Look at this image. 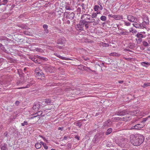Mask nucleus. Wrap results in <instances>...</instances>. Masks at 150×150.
I'll use <instances>...</instances> for the list:
<instances>
[{"instance_id":"nucleus-1","label":"nucleus","mask_w":150,"mask_h":150,"mask_svg":"<svg viewBox=\"0 0 150 150\" xmlns=\"http://www.w3.org/2000/svg\"><path fill=\"white\" fill-rule=\"evenodd\" d=\"M90 18L91 15L89 14H84L82 15L79 24L76 26L77 30L81 31L83 30L84 26L86 29L88 28L89 25L88 21L90 20Z\"/></svg>"},{"instance_id":"nucleus-2","label":"nucleus","mask_w":150,"mask_h":150,"mask_svg":"<svg viewBox=\"0 0 150 150\" xmlns=\"http://www.w3.org/2000/svg\"><path fill=\"white\" fill-rule=\"evenodd\" d=\"M131 143L135 146H139L142 144L144 139V137L140 134H131L130 136Z\"/></svg>"},{"instance_id":"nucleus-3","label":"nucleus","mask_w":150,"mask_h":150,"mask_svg":"<svg viewBox=\"0 0 150 150\" xmlns=\"http://www.w3.org/2000/svg\"><path fill=\"white\" fill-rule=\"evenodd\" d=\"M35 83V81L33 79H28L26 81L24 80V77H21L17 82V85H20L23 86L19 88V89L28 88Z\"/></svg>"},{"instance_id":"nucleus-4","label":"nucleus","mask_w":150,"mask_h":150,"mask_svg":"<svg viewBox=\"0 0 150 150\" xmlns=\"http://www.w3.org/2000/svg\"><path fill=\"white\" fill-rule=\"evenodd\" d=\"M150 120V116H148L147 117L143 118L142 120L141 121L140 123L130 128V129H137L140 130L146 124L145 122L148 120Z\"/></svg>"},{"instance_id":"nucleus-5","label":"nucleus","mask_w":150,"mask_h":150,"mask_svg":"<svg viewBox=\"0 0 150 150\" xmlns=\"http://www.w3.org/2000/svg\"><path fill=\"white\" fill-rule=\"evenodd\" d=\"M127 139L122 138V139L117 138L115 139V143L121 147H124L128 142Z\"/></svg>"},{"instance_id":"nucleus-6","label":"nucleus","mask_w":150,"mask_h":150,"mask_svg":"<svg viewBox=\"0 0 150 150\" xmlns=\"http://www.w3.org/2000/svg\"><path fill=\"white\" fill-rule=\"evenodd\" d=\"M103 137V134H96L93 138L92 142L95 143H97L100 141H102Z\"/></svg>"},{"instance_id":"nucleus-7","label":"nucleus","mask_w":150,"mask_h":150,"mask_svg":"<svg viewBox=\"0 0 150 150\" xmlns=\"http://www.w3.org/2000/svg\"><path fill=\"white\" fill-rule=\"evenodd\" d=\"M136 36L138 38V39H136L137 43L138 44H139L142 42V38H145L146 35L142 34V33L141 32H138L136 35Z\"/></svg>"},{"instance_id":"nucleus-8","label":"nucleus","mask_w":150,"mask_h":150,"mask_svg":"<svg viewBox=\"0 0 150 150\" xmlns=\"http://www.w3.org/2000/svg\"><path fill=\"white\" fill-rule=\"evenodd\" d=\"M139 19H138L137 21L133 23V26L136 28L141 29L145 28V25L142 23H139Z\"/></svg>"},{"instance_id":"nucleus-9","label":"nucleus","mask_w":150,"mask_h":150,"mask_svg":"<svg viewBox=\"0 0 150 150\" xmlns=\"http://www.w3.org/2000/svg\"><path fill=\"white\" fill-rule=\"evenodd\" d=\"M64 15L66 16V18L70 20H72L74 17V13L73 12L70 13L69 11L65 12Z\"/></svg>"},{"instance_id":"nucleus-10","label":"nucleus","mask_w":150,"mask_h":150,"mask_svg":"<svg viewBox=\"0 0 150 150\" xmlns=\"http://www.w3.org/2000/svg\"><path fill=\"white\" fill-rule=\"evenodd\" d=\"M45 71L47 72L52 73L54 70V67L49 65H45L44 67Z\"/></svg>"},{"instance_id":"nucleus-11","label":"nucleus","mask_w":150,"mask_h":150,"mask_svg":"<svg viewBox=\"0 0 150 150\" xmlns=\"http://www.w3.org/2000/svg\"><path fill=\"white\" fill-rule=\"evenodd\" d=\"M128 20L131 22H136L138 21V19L137 18L132 15H128L127 16Z\"/></svg>"},{"instance_id":"nucleus-12","label":"nucleus","mask_w":150,"mask_h":150,"mask_svg":"<svg viewBox=\"0 0 150 150\" xmlns=\"http://www.w3.org/2000/svg\"><path fill=\"white\" fill-rule=\"evenodd\" d=\"M128 114V112L126 110H120L116 112L115 114L120 116H123L126 114Z\"/></svg>"},{"instance_id":"nucleus-13","label":"nucleus","mask_w":150,"mask_h":150,"mask_svg":"<svg viewBox=\"0 0 150 150\" xmlns=\"http://www.w3.org/2000/svg\"><path fill=\"white\" fill-rule=\"evenodd\" d=\"M145 25V28L146 25H148L149 23V21L148 17L146 16H144L143 18V21L142 23Z\"/></svg>"},{"instance_id":"nucleus-14","label":"nucleus","mask_w":150,"mask_h":150,"mask_svg":"<svg viewBox=\"0 0 150 150\" xmlns=\"http://www.w3.org/2000/svg\"><path fill=\"white\" fill-rule=\"evenodd\" d=\"M40 102H37L35 103L33 107V109L35 111H37L40 108Z\"/></svg>"},{"instance_id":"nucleus-15","label":"nucleus","mask_w":150,"mask_h":150,"mask_svg":"<svg viewBox=\"0 0 150 150\" xmlns=\"http://www.w3.org/2000/svg\"><path fill=\"white\" fill-rule=\"evenodd\" d=\"M66 41L64 37L59 38L57 41V43L61 45H63Z\"/></svg>"},{"instance_id":"nucleus-16","label":"nucleus","mask_w":150,"mask_h":150,"mask_svg":"<svg viewBox=\"0 0 150 150\" xmlns=\"http://www.w3.org/2000/svg\"><path fill=\"white\" fill-rule=\"evenodd\" d=\"M114 18L116 20H120L123 19V16L120 15H114Z\"/></svg>"},{"instance_id":"nucleus-17","label":"nucleus","mask_w":150,"mask_h":150,"mask_svg":"<svg viewBox=\"0 0 150 150\" xmlns=\"http://www.w3.org/2000/svg\"><path fill=\"white\" fill-rule=\"evenodd\" d=\"M36 58L40 59L42 61H48V59L47 58L44 57H41L40 56L37 55L36 56Z\"/></svg>"},{"instance_id":"nucleus-18","label":"nucleus","mask_w":150,"mask_h":150,"mask_svg":"<svg viewBox=\"0 0 150 150\" xmlns=\"http://www.w3.org/2000/svg\"><path fill=\"white\" fill-rule=\"evenodd\" d=\"M111 121L110 120H109L105 122L104 125L105 126L110 127L111 125Z\"/></svg>"},{"instance_id":"nucleus-19","label":"nucleus","mask_w":150,"mask_h":150,"mask_svg":"<svg viewBox=\"0 0 150 150\" xmlns=\"http://www.w3.org/2000/svg\"><path fill=\"white\" fill-rule=\"evenodd\" d=\"M74 92L73 93L75 94H80L81 92H80V88H77L76 89H75V88H74Z\"/></svg>"},{"instance_id":"nucleus-20","label":"nucleus","mask_w":150,"mask_h":150,"mask_svg":"<svg viewBox=\"0 0 150 150\" xmlns=\"http://www.w3.org/2000/svg\"><path fill=\"white\" fill-rule=\"evenodd\" d=\"M74 124L77 126L80 127L82 125V123L79 120L74 122Z\"/></svg>"},{"instance_id":"nucleus-21","label":"nucleus","mask_w":150,"mask_h":150,"mask_svg":"<svg viewBox=\"0 0 150 150\" xmlns=\"http://www.w3.org/2000/svg\"><path fill=\"white\" fill-rule=\"evenodd\" d=\"M38 71V72H37V73H35L36 76H41V77L42 76H44V74L42 72V71L41 70V71Z\"/></svg>"},{"instance_id":"nucleus-22","label":"nucleus","mask_w":150,"mask_h":150,"mask_svg":"<svg viewBox=\"0 0 150 150\" xmlns=\"http://www.w3.org/2000/svg\"><path fill=\"white\" fill-rule=\"evenodd\" d=\"M74 90V87H71V88H67L65 89V91L66 92H69L71 93H72V92H71V91H72Z\"/></svg>"},{"instance_id":"nucleus-23","label":"nucleus","mask_w":150,"mask_h":150,"mask_svg":"<svg viewBox=\"0 0 150 150\" xmlns=\"http://www.w3.org/2000/svg\"><path fill=\"white\" fill-rule=\"evenodd\" d=\"M137 32V31L135 29H134L132 28H129V33H132L133 34L136 33Z\"/></svg>"},{"instance_id":"nucleus-24","label":"nucleus","mask_w":150,"mask_h":150,"mask_svg":"<svg viewBox=\"0 0 150 150\" xmlns=\"http://www.w3.org/2000/svg\"><path fill=\"white\" fill-rule=\"evenodd\" d=\"M110 56L117 57H119L120 55V54L117 53L115 52H113L112 53H111L110 54Z\"/></svg>"},{"instance_id":"nucleus-25","label":"nucleus","mask_w":150,"mask_h":150,"mask_svg":"<svg viewBox=\"0 0 150 150\" xmlns=\"http://www.w3.org/2000/svg\"><path fill=\"white\" fill-rule=\"evenodd\" d=\"M122 118H121V117H113L112 119V121H115L116 120H122Z\"/></svg>"},{"instance_id":"nucleus-26","label":"nucleus","mask_w":150,"mask_h":150,"mask_svg":"<svg viewBox=\"0 0 150 150\" xmlns=\"http://www.w3.org/2000/svg\"><path fill=\"white\" fill-rule=\"evenodd\" d=\"M83 68L84 70L88 71H91V72H95V71H93L89 67H87L83 66Z\"/></svg>"},{"instance_id":"nucleus-27","label":"nucleus","mask_w":150,"mask_h":150,"mask_svg":"<svg viewBox=\"0 0 150 150\" xmlns=\"http://www.w3.org/2000/svg\"><path fill=\"white\" fill-rule=\"evenodd\" d=\"M1 150H8L7 146L6 144H4L1 146Z\"/></svg>"},{"instance_id":"nucleus-28","label":"nucleus","mask_w":150,"mask_h":150,"mask_svg":"<svg viewBox=\"0 0 150 150\" xmlns=\"http://www.w3.org/2000/svg\"><path fill=\"white\" fill-rule=\"evenodd\" d=\"M35 147L37 149H40L41 147V144L40 143H40L37 142L35 144Z\"/></svg>"},{"instance_id":"nucleus-29","label":"nucleus","mask_w":150,"mask_h":150,"mask_svg":"<svg viewBox=\"0 0 150 150\" xmlns=\"http://www.w3.org/2000/svg\"><path fill=\"white\" fill-rule=\"evenodd\" d=\"M23 33L25 34L26 35H32L31 32L30 31L28 30L25 31H23Z\"/></svg>"},{"instance_id":"nucleus-30","label":"nucleus","mask_w":150,"mask_h":150,"mask_svg":"<svg viewBox=\"0 0 150 150\" xmlns=\"http://www.w3.org/2000/svg\"><path fill=\"white\" fill-rule=\"evenodd\" d=\"M18 26L22 29H26L27 27L25 24H19Z\"/></svg>"},{"instance_id":"nucleus-31","label":"nucleus","mask_w":150,"mask_h":150,"mask_svg":"<svg viewBox=\"0 0 150 150\" xmlns=\"http://www.w3.org/2000/svg\"><path fill=\"white\" fill-rule=\"evenodd\" d=\"M8 2V0H1L0 2V5H5Z\"/></svg>"},{"instance_id":"nucleus-32","label":"nucleus","mask_w":150,"mask_h":150,"mask_svg":"<svg viewBox=\"0 0 150 150\" xmlns=\"http://www.w3.org/2000/svg\"><path fill=\"white\" fill-rule=\"evenodd\" d=\"M112 131V129L111 128H109L107 130L106 132L105 133V134L106 135H108L111 133Z\"/></svg>"},{"instance_id":"nucleus-33","label":"nucleus","mask_w":150,"mask_h":150,"mask_svg":"<svg viewBox=\"0 0 150 150\" xmlns=\"http://www.w3.org/2000/svg\"><path fill=\"white\" fill-rule=\"evenodd\" d=\"M45 103L49 104L52 103L51 100L50 99H47L45 100L44 101Z\"/></svg>"},{"instance_id":"nucleus-34","label":"nucleus","mask_w":150,"mask_h":150,"mask_svg":"<svg viewBox=\"0 0 150 150\" xmlns=\"http://www.w3.org/2000/svg\"><path fill=\"white\" fill-rule=\"evenodd\" d=\"M39 36L40 37H45L47 35L44 32H40L39 33Z\"/></svg>"},{"instance_id":"nucleus-35","label":"nucleus","mask_w":150,"mask_h":150,"mask_svg":"<svg viewBox=\"0 0 150 150\" xmlns=\"http://www.w3.org/2000/svg\"><path fill=\"white\" fill-rule=\"evenodd\" d=\"M142 44L145 47H146L149 46L148 42L145 41H143L142 42Z\"/></svg>"},{"instance_id":"nucleus-36","label":"nucleus","mask_w":150,"mask_h":150,"mask_svg":"<svg viewBox=\"0 0 150 150\" xmlns=\"http://www.w3.org/2000/svg\"><path fill=\"white\" fill-rule=\"evenodd\" d=\"M149 86H150V83H145L143 86H142V87L143 88H145Z\"/></svg>"},{"instance_id":"nucleus-37","label":"nucleus","mask_w":150,"mask_h":150,"mask_svg":"<svg viewBox=\"0 0 150 150\" xmlns=\"http://www.w3.org/2000/svg\"><path fill=\"white\" fill-rule=\"evenodd\" d=\"M40 143L43 146L44 149H48V146H47L45 143L43 142H40Z\"/></svg>"},{"instance_id":"nucleus-38","label":"nucleus","mask_w":150,"mask_h":150,"mask_svg":"<svg viewBox=\"0 0 150 150\" xmlns=\"http://www.w3.org/2000/svg\"><path fill=\"white\" fill-rule=\"evenodd\" d=\"M129 34L128 31H123L120 33V35H127Z\"/></svg>"},{"instance_id":"nucleus-39","label":"nucleus","mask_w":150,"mask_h":150,"mask_svg":"<svg viewBox=\"0 0 150 150\" xmlns=\"http://www.w3.org/2000/svg\"><path fill=\"white\" fill-rule=\"evenodd\" d=\"M141 64L143 66L147 67V66L145 65V64H146L147 65H148L149 64L150 65V63H149L148 62H142L141 63Z\"/></svg>"},{"instance_id":"nucleus-40","label":"nucleus","mask_w":150,"mask_h":150,"mask_svg":"<svg viewBox=\"0 0 150 150\" xmlns=\"http://www.w3.org/2000/svg\"><path fill=\"white\" fill-rule=\"evenodd\" d=\"M106 145L107 147H109L113 146V145L112 143L109 141L107 142V143L106 144Z\"/></svg>"},{"instance_id":"nucleus-41","label":"nucleus","mask_w":150,"mask_h":150,"mask_svg":"<svg viewBox=\"0 0 150 150\" xmlns=\"http://www.w3.org/2000/svg\"><path fill=\"white\" fill-rule=\"evenodd\" d=\"M94 18H92L91 17V18H90V20L89 21H88V23H92V22H94L95 21V19Z\"/></svg>"},{"instance_id":"nucleus-42","label":"nucleus","mask_w":150,"mask_h":150,"mask_svg":"<svg viewBox=\"0 0 150 150\" xmlns=\"http://www.w3.org/2000/svg\"><path fill=\"white\" fill-rule=\"evenodd\" d=\"M81 6L82 7V9L83 10H86V5L84 3L81 4Z\"/></svg>"},{"instance_id":"nucleus-43","label":"nucleus","mask_w":150,"mask_h":150,"mask_svg":"<svg viewBox=\"0 0 150 150\" xmlns=\"http://www.w3.org/2000/svg\"><path fill=\"white\" fill-rule=\"evenodd\" d=\"M98 13H93L91 15V17L93 18H95L97 16V14Z\"/></svg>"},{"instance_id":"nucleus-44","label":"nucleus","mask_w":150,"mask_h":150,"mask_svg":"<svg viewBox=\"0 0 150 150\" xmlns=\"http://www.w3.org/2000/svg\"><path fill=\"white\" fill-rule=\"evenodd\" d=\"M100 21L98 19V20H97L96 21H95L94 22H92L93 23V25H97L99 22V21Z\"/></svg>"},{"instance_id":"nucleus-45","label":"nucleus","mask_w":150,"mask_h":150,"mask_svg":"<svg viewBox=\"0 0 150 150\" xmlns=\"http://www.w3.org/2000/svg\"><path fill=\"white\" fill-rule=\"evenodd\" d=\"M60 57V58L62 59H64V60H71V59H69V58H67L65 57H63V56H59Z\"/></svg>"},{"instance_id":"nucleus-46","label":"nucleus","mask_w":150,"mask_h":150,"mask_svg":"<svg viewBox=\"0 0 150 150\" xmlns=\"http://www.w3.org/2000/svg\"><path fill=\"white\" fill-rule=\"evenodd\" d=\"M100 19L102 21H105L106 19V17L105 16H102L100 17Z\"/></svg>"},{"instance_id":"nucleus-47","label":"nucleus","mask_w":150,"mask_h":150,"mask_svg":"<svg viewBox=\"0 0 150 150\" xmlns=\"http://www.w3.org/2000/svg\"><path fill=\"white\" fill-rule=\"evenodd\" d=\"M99 7L98 5H95L94 6V11H97Z\"/></svg>"},{"instance_id":"nucleus-48","label":"nucleus","mask_w":150,"mask_h":150,"mask_svg":"<svg viewBox=\"0 0 150 150\" xmlns=\"http://www.w3.org/2000/svg\"><path fill=\"white\" fill-rule=\"evenodd\" d=\"M36 58H33V59H32V61H33L34 62L36 63H39V61H38V60L37 59H36Z\"/></svg>"},{"instance_id":"nucleus-49","label":"nucleus","mask_w":150,"mask_h":150,"mask_svg":"<svg viewBox=\"0 0 150 150\" xmlns=\"http://www.w3.org/2000/svg\"><path fill=\"white\" fill-rule=\"evenodd\" d=\"M82 58L85 61H88L89 60V59L88 57H86L84 56H82Z\"/></svg>"},{"instance_id":"nucleus-50","label":"nucleus","mask_w":150,"mask_h":150,"mask_svg":"<svg viewBox=\"0 0 150 150\" xmlns=\"http://www.w3.org/2000/svg\"><path fill=\"white\" fill-rule=\"evenodd\" d=\"M41 70L40 69V68L39 67H37L35 69V73H36L37 72L39 71H41Z\"/></svg>"},{"instance_id":"nucleus-51","label":"nucleus","mask_w":150,"mask_h":150,"mask_svg":"<svg viewBox=\"0 0 150 150\" xmlns=\"http://www.w3.org/2000/svg\"><path fill=\"white\" fill-rule=\"evenodd\" d=\"M131 23L129 22H125L124 24L125 25L127 26H129L131 25Z\"/></svg>"},{"instance_id":"nucleus-52","label":"nucleus","mask_w":150,"mask_h":150,"mask_svg":"<svg viewBox=\"0 0 150 150\" xmlns=\"http://www.w3.org/2000/svg\"><path fill=\"white\" fill-rule=\"evenodd\" d=\"M71 143H68L67 145V148L68 149H71Z\"/></svg>"},{"instance_id":"nucleus-53","label":"nucleus","mask_w":150,"mask_h":150,"mask_svg":"<svg viewBox=\"0 0 150 150\" xmlns=\"http://www.w3.org/2000/svg\"><path fill=\"white\" fill-rule=\"evenodd\" d=\"M28 125V123L26 121H24L23 123H21V125L23 126H24L25 125Z\"/></svg>"},{"instance_id":"nucleus-54","label":"nucleus","mask_w":150,"mask_h":150,"mask_svg":"<svg viewBox=\"0 0 150 150\" xmlns=\"http://www.w3.org/2000/svg\"><path fill=\"white\" fill-rule=\"evenodd\" d=\"M42 113V112L40 111L35 114V115H37L38 116L41 115Z\"/></svg>"},{"instance_id":"nucleus-55","label":"nucleus","mask_w":150,"mask_h":150,"mask_svg":"<svg viewBox=\"0 0 150 150\" xmlns=\"http://www.w3.org/2000/svg\"><path fill=\"white\" fill-rule=\"evenodd\" d=\"M43 27L44 28V29H47L48 28V26L46 24H44L43 25Z\"/></svg>"},{"instance_id":"nucleus-56","label":"nucleus","mask_w":150,"mask_h":150,"mask_svg":"<svg viewBox=\"0 0 150 150\" xmlns=\"http://www.w3.org/2000/svg\"><path fill=\"white\" fill-rule=\"evenodd\" d=\"M43 32L46 35L49 33V30L47 29H44Z\"/></svg>"},{"instance_id":"nucleus-57","label":"nucleus","mask_w":150,"mask_h":150,"mask_svg":"<svg viewBox=\"0 0 150 150\" xmlns=\"http://www.w3.org/2000/svg\"><path fill=\"white\" fill-rule=\"evenodd\" d=\"M138 111H134L133 112V115H138Z\"/></svg>"},{"instance_id":"nucleus-58","label":"nucleus","mask_w":150,"mask_h":150,"mask_svg":"<svg viewBox=\"0 0 150 150\" xmlns=\"http://www.w3.org/2000/svg\"><path fill=\"white\" fill-rule=\"evenodd\" d=\"M38 115H35V114H33V115H32V116L30 118L32 119H33V118L36 117L38 116Z\"/></svg>"},{"instance_id":"nucleus-59","label":"nucleus","mask_w":150,"mask_h":150,"mask_svg":"<svg viewBox=\"0 0 150 150\" xmlns=\"http://www.w3.org/2000/svg\"><path fill=\"white\" fill-rule=\"evenodd\" d=\"M129 48L130 49H132L134 48V46L133 44H131L129 45Z\"/></svg>"},{"instance_id":"nucleus-60","label":"nucleus","mask_w":150,"mask_h":150,"mask_svg":"<svg viewBox=\"0 0 150 150\" xmlns=\"http://www.w3.org/2000/svg\"><path fill=\"white\" fill-rule=\"evenodd\" d=\"M20 103V102L18 100H17L16 101L15 104L16 105L18 106L19 105Z\"/></svg>"},{"instance_id":"nucleus-61","label":"nucleus","mask_w":150,"mask_h":150,"mask_svg":"<svg viewBox=\"0 0 150 150\" xmlns=\"http://www.w3.org/2000/svg\"><path fill=\"white\" fill-rule=\"evenodd\" d=\"M121 118H122V120L127 121V117H123Z\"/></svg>"},{"instance_id":"nucleus-62","label":"nucleus","mask_w":150,"mask_h":150,"mask_svg":"<svg viewBox=\"0 0 150 150\" xmlns=\"http://www.w3.org/2000/svg\"><path fill=\"white\" fill-rule=\"evenodd\" d=\"M65 8L67 10H71V8L69 6H66L65 7Z\"/></svg>"},{"instance_id":"nucleus-63","label":"nucleus","mask_w":150,"mask_h":150,"mask_svg":"<svg viewBox=\"0 0 150 150\" xmlns=\"http://www.w3.org/2000/svg\"><path fill=\"white\" fill-rule=\"evenodd\" d=\"M69 136H64L63 138V139L66 140L69 137Z\"/></svg>"},{"instance_id":"nucleus-64","label":"nucleus","mask_w":150,"mask_h":150,"mask_svg":"<svg viewBox=\"0 0 150 150\" xmlns=\"http://www.w3.org/2000/svg\"><path fill=\"white\" fill-rule=\"evenodd\" d=\"M65 23L68 24H69L70 23V22L69 20H68L66 21Z\"/></svg>"}]
</instances>
